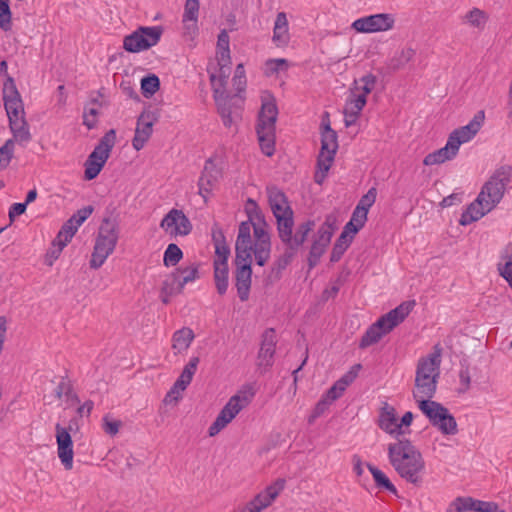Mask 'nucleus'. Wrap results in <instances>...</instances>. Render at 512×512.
I'll list each match as a JSON object with an SVG mask.
<instances>
[{"instance_id": "4c0bfd02", "label": "nucleus", "mask_w": 512, "mask_h": 512, "mask_svg": "<svg viewBox=\"0 0 512 512\" xmlns=\"http://www.w3.org/2000/svg\"><path fill=\"white\" fill-rule=\"evenodd\" d=\"M367 208L355 207L351 219L346 223L344 229L355 235L362 229L367 221Z\"/></svg>"}, {"instance_id": "aec40b11", "label": "nucleus", "mask_w": 512, "mask_h": 512, "mask_svg": "<svg viewBox=\"0 0 512 512\" xmlns=\"http://www.w3.org/2000/svg\"><path fill=\"white\" fill-rule=\"evenodd\" d=\"M378 426L386 433L394 436L395 440H397L398 437H404L401 424H398L396 409L387 402H384L380 409Z\"/></svg>"}, {"instance_id": "c756f323", "label": "nucleus", "mask_w": 512, "mask_h": 512, "mask_svg": "<svg viewBox=\"0 0 512 512\" xmlns=\"http://www.w3.org/2000/svg\"><path fill=\"white\" fill-rule=\"evenodd\" d=\"M267 193L269 205L274 216H278L292 210L286 195L280 189L275 186L269 187L267 188Z\"/></svg>"}, {"instance_id": "20e7f679", "label": "nucleus", "mask_w": 512, "mask_h": 512, "mask_svg": "<svg viewBox=\"0 0 512 512\" xmlns=\"http://www.w3.org/2000/svg\"><path fill=\"white\" fill-rule=\"evenodd\" d=\"M118 238L119 225L117 220L105 217L99 227L98 236L89 262L91 268L98 269L104 264L108 256L113 253Z\"/></svg>"}, {"instance_id": "603ef678", "label": "nucleus", "mask_w": 512, "mask_h": 512, "mask_svg": "<svg viewBox=\"0 0 512 512\" xmlns=\"http://www.w3.org/2000/svg\"><path fill=\"white\" fill-rule=\"evenodd\" d=\"M366 102L367 99L364 98V95H359L351 89V94L346 100L345 108L355 111L356 113H361L362 109L366 105Z\"/></svg>"}, {"instance_id": "2f4dec72", "label": "nucleus", "mask_w": 512, "mask_h": 512, "mask_svg": "<svg viewBox=\"0 0 512 512\" xmlns=\"http://www.w3.org/2000/svg\"><path fill=\"white\" fill-rule=\"evenodd\" d=\"M288 20L284 12H279L276 16L273 29V42L277 47H282L289 42Z\"/></svg>"}, {"instance_id": "58836bf2", "label": "nucleus", "mask_w": 512, "mask_h": 512, "mask_svg": "<svg viewBox=\"0 0 512 512\" xmlns=\"http://www.w3.org/2000/svg\"><path fill=\"white\" fill-rule=\"evenodd\" d=\"M213 266L217 292L224 295L228 289V263H213Z\"/></svg>"}, {"instance_id": "1a4fd4ad", "label": "nucleus", "mask_w": 512, "mask_h": 512, "mask_svg": "<svg viewBox=\"0 0 512 512\" xmlns=\"http://www.w3.org/2000/svg\"><path fill=\"white\" fill-rule=\"evenodd\" d=\"M161 26H140L133 33L124 37L123 48L130 53H138L155 46L161 38Z\"/></svg>"}, {"instance_id": "4be33fe9", "label": "nucleus", "mask_w": 512, "mask_h": 512, "mask_svg": "<svg viewBox=\"0 0 512 512\" xmlns=\"http://www.w3.org/2000/svg\"><path fill=\"white\" fill-rule=\"evenodd\" d=\"M221 176V170L216 167L211 159H208L198 181L199 194L204 198L205 202L207 201L208 195L218 184Z\"/></svg>"}, {"instance_id": "f8f14e48", "label": "nucleus", "mask_w": 512, "mask_h": 512, "mask_svg": "<svg viewBox=\"0 0 512 512\" xmlns=\"http://www.w3.org/2000/svg\"><path fill=\"white\" fill-rule=\"evenodd\" d=\"M160 227L171 236H187L192 231V223L182 210L171 209L162 219Z\"/></svg>"}, {"instance_id": "ddd939ff", "label": "nucleus", "mask_w": 512, "mask_h": 512, "mask_svg": "<svg viewBox=\"0 0 512 512\" xmlns=\"http://www.w3.org/2000/svg\"><path fill=\"white\" fill-rule=\"evenodd\" d=\"M285 483L286 481L284 479H277L273 484L266 487L248 502L242 512H262L277 498L279 493L284 489Z\"/></svg>"}, {"instance_id": "bb28decb", "label": "nucleus", "mask_w": 512, "mask_h": 512, "mask_svg": "<svg viewBox=\"0 0 512 512\" xmlns=\"http://www.w3.org/2000/svg\"><path fill=\"white\" fill-rule=\"evenodd\" d=\"M386 329L387 325L384 322V319L380 317L366 330V332L364 333L360 340L359 348L365 349L371 345L378 343L384 335L390 332Z\"/></svg>"}, {"instance_id": "338daca9", "label": "nucleus", "mask_w": 512, "mask_h": 512, "mask_svg": "<svg viewBox=\"0 0 512 512\" xmlns=\"http://www.w3.org/2000/svg\"><path fill=\"white\" fill-rule=\"evenodd\" d=\"M215 254L216 258L214 259V263H227L230 255V248L227 244L217 245L215 246Z\"/></svg>"}, {"instance_id": "864d4df0", "label": "nucleus", "mask_w": 512, "mask_h": 512, "mask_svg": "<svg viewBox=\"0 0 512 512\" xmlns=\"http://www.w3.org/2000/svg\"><path fill=\"white\" fill-rule=\"evenodd\" d=\"M11 15L9 0H0V28L4 31L11 29Z\"/></svg>"}, {"instance_id": "5701e85b", "label": "nucleus", "mask_w": 512, "mask_h": 512, "mask_svg": "<svg viewBox=\"0 0 512 512\" xmlns=\"http://www.w3.org/2000/svg\"><path fill=\"white\" fill-rule=\"evenodd\" d=\"M452 508H454V512H492L496 509V503L481 501L472 497H457L450 504V509L448 511H451Z\"/></svg>"}, {"instance_id": "c9c22d12", "label": "nucleus", "mask_w": 512, "mask_h": 512, "mask_svg": "<svg viewBox=\"0 0 512 512\" xmlns=\"http://www.w3.org/2000/svg\"><path fill=\"white\" fill-rule=\"evenodd\" d=\"M229 75L230 68L223 67H219L218 75H216L215 73L210 74V82L214 93V98L216 101H219V95L221 96L224 94Z\"/></svg>"}, {"instance_id": "6e6552de", "label": "nucleus", "mask_w": 512, "mask_h": 512, "mask_svg": "<svg viewBox=\"0 0 512 512\" xmlns=\"http://www.w3.org/2000/svg\"><path fill=\"white\" fill-rule=\"evenodd\" d=\"M253 396V391H241L232 396L221 409L215 421L210 425L208 429L209 436H215L225 428L237 414L251 402Z\"/></svg>"}, {"instance_id": "393cba45", "label": "nucleus", "mask_w": 512, "mask_h": 512, "mask_svg": "<svg viewBox=\"0 0 512 512\" xmlns=\"http://www.w3.org/2000/svg\"><path fill=\"white\" fill-rule=\"evenodd\" d=\"M116 132L114 129H110L105 135L99 140L92 153L88 156L90 160H94L105 165L106 161L110 156V152L115 145Z\"/></svg>"}, {"instance_id": "e433bc0d", "label": "nucleus", "mask_w": 512, "mask_h": 512, "mask_svg": "<svg viewBox=\"0 0 512 512\" xmlns=\"http://www.w3.org/2000/svg\"><path fill=\"white\" fill-rule=\"evenodd\" d=\"M9 127L13 134L14 142L28 143L31 140V133L25 118L9 121Z\"/></svg>"}, {"instance_id": "8fccbe9b", "label": "nucleus", "mask_w": 512, "mask_h": 512, "mask_svg": "<svg viewBox=\"0 0 512 512\" xmlns=\"http://www.w3.org/2000/svg\"><path fill=\"white\" fill-rule=\"evenodd\" d=\"M182 257L183 252L181 249L176 244L170 243L164 252L163 264L166 267L175 266L180 262Z\"/></svg>"}, {"instance_id": "b1692460", "label": "nucleus", "mask_w": 512, "mask_h": 512, "mask_svg": "<svg viewBox=\"0 0 512 512\" xmlns=\"http://www.w3.org/2000/svg\"><path fill=\"white\" fill-rule=\"evenodd\" d=\"M285 246L284 252L274 261L271 270L265 279L267 285L280 280L283 270L287 268L298 252V249L290 244H285Z\"/></svg>"}, {"instance_id": "473e14b6", "label": "nucleus", "mask_w": 512, "mask_h": 512, "mask_svg": "<svg viewBox=\"0 0 512 512\" xmlns=\"http://www.w3.org/2000/svg\"><path fill=\"white\" fill-rule=\"evenodd\" d=\"M274 217L277 220V230L279 238L284 244H288L289 242H291V236L293 233V210H289L287 213H282Z\"/></svg>"}, {"instance_id": "f3484780", "label": "nucleus", "mask_w": 512, "mask_h": 512, "mask_svg": "<svg viewBox=\"0 0 512 512\" xmlns=\"http://www.w3.org/2000/svg\"><path fill=\"white\" fill-rule=\"evenodd\" d=\"M485 120V113L483 110L478 111L472 120L465 126L455 129L450 135V141L459 147L461 144L470 141L481 129Z\"/></svg>"}, {"instance_id": "9b49d317", "label": "nucleus", "mask_w": 512, "mask_h": 512, "mask_svg": "<svg viewBox=\"0 0 512 512\" xmlns=\"http://www.w3.org/2000/svg\"><path fill=\"white\" fill-rule=\"evenodd\" d=\"M335 227L329 218L319 227L317 236L314 239L308 256V266L313 269L320 261L325 253L327 246L330 244Z\"/></svg>"}, {"instance_id": "69168bd1", "label": "nucleus", "mask_w": 512, "mask_h": 512, "mask_svg": "<svg viewBox=\"0 0 512 512\" xmlns=\"http://www.w3.org/2000/svg\"><path fill=\"white\" fill-rule=\"evenodd\" d=\"M218 111L222 118L223 124L225 127H231L232 125V116H231V108L228 106L226 101L218 102Z\"/></svg>"}, {"instance_id": "f704fd0d", "label": "nucleus", "mask_w": 512, "mask_h": 512, "mask_svg": "<svg viewBox=\"0 0 512 512\" xmlns=\"http://www.w3.org/2000/svg\"><path fill=\"white\" fill-rule=\"evenodd\" d=\"M335 154L320 151L317 158V171L314 174V181L317 184H322L327 176V173L334 160Z\"/></svg>"}, {"instance_id": "f03ea898", "label": "nucleus", "mask_w": 512, "mask_h": 512, "mask_svg": "<svg viewBox=\"0 0 512 512\" xmlns=\"http://www.w3.org/2000/svg\"><path fill=\"white\" fill-rule=\"evenodd\" d=\"M389 463L407 482L418 485L425 469L424 458L417 447L406 437H398L387 446Z\"/></svg>"}, {"instance_id": "a18cd8bd", "label": "nucleus", "mask_w": 512, "mask_h": 512, "mask_svg": "<svg viewBox=\"0 0 512 512\" xmlns=\"http://www.w3.org/2000/svg\"><path fill=\"white\" fill-rule=\"evenodd\" d=\"M464 20L472 27L482 30L488 21V15L485 11L479 8H473L466 13Z\"/></svg>"}, {"instance_id": "423d86ee", "label": "nucleus", "mask_w": 512, "mask_h": 512, "mask_svg": "<svg viewBox=\"0 0 512 512\" xmlns=\"http://www.w3.org/2000/svg\"><path fill=\"white\" fill-rule=\"evenodd\" d=\"M249 204L254 205V208L248 211L249 220L251 227H253L254 233V257L256 264L264 266L271 255V238L268 232V225L265 221L263 213L257 207L255 201L252 199L248 200Z\"/></svg>"}, {"instance_id": "052dcab7", "label": "nucleus", "mask_w": 512, "mask_h": 512, "mask_svg": "<svg viewBox=\"0 0 512 512\" xmlns=\"http://www.w3.org/2000/svg\"><path fill=\"white\" fill-rule=\"evenodd\" d=\"M360 369V364L353 365L348 372H346L339 380H337L338 385L346 390V388L356 379Z\"/></svg>"}, {"instance_id": "de8ad7c7", "label": "nucleus", "mask_w": 512, "mask_h": 512, "mask_svg": "<svg viewBox=\"0 0 512 512\" xmlns=\"http://www.w3.org/2000/svg\"><path fill=\"white\" fill-rule=\"evenodd\" d=\"M160 88L159 77L155 74H149L141 79V90L145 97L153 96Z\"/></svg>"}, {"instance_id": "ea45409f", "label": "nucleus", "mask_w": 512, "mask_h": 512, "mask_svg": "<svg viewBox=\"0 0 512 512\" xmlns=\"http://www.w3.org/2000/svg\"><path fill=\"white\" fill-rule=\"evenodd\" d=\"M193 339L194 333L192 329L184 327L173 334L172 348L179 353L185 351L189 348Z\"/></svg>"}, {"instance_id": "5fc2aeb1", "label": "nucleus", "mask_w": 512, "mask_h": 512, "mask_svg": "<svg viewBox=\"0 0 512 512\" xmlns=\"http://www.w3.org/2000/svg\"><path fill=\"white\" fill-rule=\"evenodd\" d=\"M180 284L184 287L187 283L195 281L199 278V271L197 266H191L186 268H178Z\"/></svg>"}, {"instance_id": "f257e3e1", "label": "nucleus", "mask_w": 512, "mask_h": 512, "mask_svg": "<svg viewBox=\"0 0 512 512\" xmlns=\"http://www.w3.org/2000/svg\"><path fill=\"white\" fill-rule=\"evenodd\" d=\"M512 167L510 165H502L483 185L477 198L468 205L462 213L459 224L467 226L485 216L504 196L507 185L511 181Z\"/></svg>"}, {"instance_id": "7c9ffc66", "label": "nucleus", "mask_w": 512, "mask_h": 512, "mask_svg": "<svg viewBox=\"0 0 512 512\" xmlns=\"http://www.w3.org/2000/svg\"><path fill=\"white\" fill-rule=\"evenodd\" d=\"M198 13L199 0H186L183 14V23L186 33L193 35L197 32Z\"/></svg>"}, {"instance_id": "6ab92c4d", "label": "nucleus", "mask_w": 512, "mask_h": 512, "mask_svg": "<svg viewBox=\"0 0 512 512\" xmlns=\"http://www.w3.org/2000/svg\"><path fill=\"white\" fill-rule=\"evenodd\" d=\"M56 442L58 457L66 470L73 468V441L68 429L56 424Z\"/></svg>"}, {"instance_id": "bf43d9fd", "label": "nucleus", "mask_w": 512, "mask_h": 512, "mask_svg": "<svg viewBox=\"0 0 512 512\" xmlns=\"http://www.w3.org/2000/svg\"><path fill=\"white\" fill-rule=\"evenodd\" d=\"M98 109L96 107H91L89 105H86L84 107V113H83V124L88 129L95 128L97 124V116H98Z\"/></svg>"}, {"instance_id": "39448f33", "label": "nucleus", "mask_w": 512, "mask_h": 512, "mask_svg": "<svg viewBox=\"0 0 512 512\" xmlns=\"http://www.w3.org/2000/svg\"><path fill=\"white\" fill-rule=\"evenodd\" d=\"M278 108L274 99L263 101L258 116L256 133L261 151L268 157L275 152V130Z\"/></svg>"}, {"instance_id": "412c9836", "label": "nucleus", "mask_w": 512, "mask_h": 512, "mask_svg": "<svg viewBox=\"0 0 512 512\" xmlns=\"http://www.w3.org/2000/svg\"><path fill=\"white\" fill-rule=\"evenodd\" d=\"M235 270V286L237 288L238 297L242 302L249 299L252 277V262L234 261Z\"/></svg>"}, {"instance_id": "4468645a", "label": "nucleus", "mask_w": 512, "mask_h": 512, "mask_svg": "<svg viewBox=\"0 0 512 512\" xmlns=\"http://www.w3.org/2000/svg\"><path fill=\"white\" fill-rule=\"evenodd\" d=\"M3 92L4 106L9 121L25 118L23 102L13 78L8 77Z\"/></svg>"}, {"instance_id": "a19ab883", "label": "nucleus", "mask_w": 512, "mask_h": 512, "mask_svg": "<svg viewBox=\"0 0 512 512\" xmlns=\"http://www.w3.org/2000/svg\"><path fill=\"white\" fill-rule=\"evenodd\" d=\"M315 223L314 221L307 220L301 224L298 225L295 234L291 236V246L295 247L299 250V248L303 245V243L306 241L307 236L309 232L313 229Z\"/></svg>"}, {"instance_id": "4d7b16f0", "label": "nucleus", "mask_w": 512, "mask_h": 512, "mask_svg": "<svg viewBox=\"0 0 512 512\" xmlns=\"http://www.w3.org/2000/svg\"><path fill=\"white\" fill-rule=\"evenodd\" d=\"M84 165H85L84 178L86 180L95 179L101 172L102 168L104 167L103 164L96 162L94 160H90L89 158H87Z\"/></svg>"}, {"instance_id": "774afa93", "label": "nucleus", "mask_w": 512, "mask_h": 512, "mask_svg": "<svg viewBox=\"0 0 512 512\" xmlns=\"http://www.w3.org/2000/svg\"><path fill=\"white\" fill-rule=\"evenodd\" d=\"M216 58L219 67L230 68V49H217Z\"/></svg>"}, {"instance_id": "a211bd4d", "label": "nucleus", "mask_w": 512, "mask_h": 512, "mask_svg": "<svg viewBox=\"0 0 512 512\" xmlns=\"http://www.w3.org/2000/svg\"><path fill=\"white\" fill-rule=\"evenodd\" d=\"M261 345L258 352V366L268 370L274 362L277 338L274 328H267L262 334Z\"/></svg>"}, {"instance_id": "13d9d810", "label": "nucleus", "mask_w": 512, "mask_h": 512, "mask_svg": "<svg viewBox=\"0 0 512 512\" xmlns=\"http://www.w3.org/2000/svg\"><path fill=\"white\" fill-rule=\"evenodd\" d=\"M93 206L88 205L79 209L76 213H74L68 220L72 222L77 228H79L86 219L93 213Z\"/></svg>"}, {"instance_id": "2eb2a0df", "label": "nucleus", "mask_w": 512, "mask_h": 512, "mask_svg": "<svg viewBox=\"0 0 512 512\" xmlns=\"http://www.w3.org/2000/svg\"><path fill=\"white\" fill-rule=\"evenodd\" d=\"M254 243L251 239L250 222H241L235 243V260L238 262H252Z\"/></svg>"}, {"instance_id": "a878e982", "label": "nucleus", "mask_w": 512, "mask_h": 512, "mask_svg": "<svg viewBox=\"0 0 512 512\" xmlns=\"http://www.w3.org/2000/svg\"><path fill=\"white\" fill-rule=\"evenodd\" d=\"M414 306L415 301H405L385 315L381 316L387 325L386 330L392 331L397 325L402 323L413 310Z\"/></svg>"}, {"instance_id": "e2e57ef3", "label": "nucleus", "mask_w": 512, "mask_h": 512, "mask_svg": "<svg viewBox=\"0 0 512 512\" xmlns=\"http://www.w3.org/2000/svg\"><path fill=\"white\" fill-rule=\"evenodd\" d=\"M233 85L235 86L238 92H242L246 87V77L245 70L243 64H238L235 69V74L233 77Z\"/></svg>"}, {"instance_id": "09e8293b", "label": "nucleus", "mask_w": 512, "mask_h": 512, "mask_svg": "<svg viewBox=\"0 0 512 512\" xmlns=\"http://www.w3.org/2000/svg\"><path fill=\"white\" fill-rule=\"evenodd\" d=\"M78 228L72 224L71 221L67 220L61 227L60 231L58 232L56 238V244H60L61 246H66L75 233L77 232Z\"/></svg>"}, {"instance_id": "c03bdc74", "label": "nucleus", "mask_w": 512, "mask_h": 512, "mask_svg": "<svg viewBox=\"0 0 512 512\" xmlns=\"http://www.w3.org/2000/svg\"><path fill=\"white\" fill-rule=\"evenodd\" d=\"M183 286L180 284L179 271L169 274L162 283L161 291L172 296L181 293Z\"/></svg>"}, {"instance_id": "0e129e2a", "label": "nucleus", "mask_w": 512, "mask_h": 512, "mask_svg": "<svg viewBox=\"0 0 512 512\" xmlns=\"http://www.w3.org/2000/svg\"><path fill=\"white\" fill-rule=\"evenodd\" d=\"M377 196V190L375 187H372L368 190V192L361 197L356 207L367 208V212L369 208L375 203Z\"/></svg>"}, {"instance_id": "cd10ccee", "label": "nucleus", "mask_w": 512, "mask_h": 512, "mask_svg": "<svg viewBox=\"0 0 512 512\" xmlns=\"http://www.w3.org/2000/svg\"><path fill=\"white\" fill-rule=\"evenodd\" d=\"M458 151L459 150L457 149V146L454 145L448 138V141L444 147L425 156L423 164L426 166L442 164L445 161L452 160L457 155Z\"/></svg>"}, {"instance_id": "9d476101", "label": "nucleus", "mask_w": 512, "mask_h": 512, "mask_svg": "<svg viewBox=\"0 0 512 512\" xmlns=\"http://www.w3.org/2000/svg\"><path fill=\"white\" fill-rule=\"evenodd\" d=\"M395 17L390 13H378L356 19L351 27L359 33L371 34L392 30Z\"/></svg>"}, {"instance_id": "37998d69", "label": "nucleus", "mask_w": 512, "mask_h": 512, "mask_svg": "<svg viewBox=\"0 0 512 512\" xmlns=\"http://www.w3.org/2000/svg\"><path fill=\"white\" fill-rule=\"evenodd\" d=\"M376 82V76L369 73L362 76L358 81H355L352 90L359 95H364V98H367V95L374 89Z\"/></svg>"}, {"instance_id": "79ce46f5", "label": "nucleus", "mask_w": 512, "mask_h": 512, "mask_svg": "<svg viewBox=\"0 0 512 512\" xmlns=\"http://www.w3.org/2000/svg\"><path fill=\"white\" fill-rule=\"evenodd\" d=\"M367 468L371 472L373 479L376 483V486L381 489H385L392 494H397L396 487L392 484V482L389 480V478L377 467L367 464Z\"/></svg>"}, {"instance_id": "6e6d98bb", "label": "nucleus", "mask_w": 512, "mask_h": 512, "mask_svg": "<svg viewBox=\"0 0 512 512\" xmlns=\"http://www.w3.org/2000/svg\"><path fill=\"white\" fill-rule=\"evenodd\" d=\"M73 384L67 375L62 376L57 387L54 390V396L56 399L60 400L63 396H68L71 394V388Z\"/></svg>"}, {"instance_id": "680f3d73", "label": "nucleus", "mask_w": 512, "mask_h": 512, "mask_svg": "<svg viewBox=\"0 0 512 512\" xmlns=\"http://www.w3.org/2000/svg\"><path fill=\"white\" fill-rule=\"evenodd\" d=\"M121 425L122 422L120 420L111 419L109 415L103 417L102 428L104 432L110 436L116 435L119 432Z\"/></svg>"}, {"instance_id": "c85d7f7f", "label": "nucleus", "mask_w": 512, "mask_h": 512, "mask_svg": "<svg viewBox=\"0 0 512 512\" xmlns=\"http://www.w3.org/2000/svg\"><path fill=\"white\" fill-rule=\"evenodd\" d=\"M338 149L337 133L334 131L329 122V114L326 112L322 120V132H321V150L336 154Z\"/></svg>"}, {"instance_id": "7ed1b4c3", "label": "nucleus", "mask_w": 512, "mask_h": 512, "mask_svg": "<svg viewBox=\"0 0 512 512\" xmlns=\"http://www.w3.org/2000/svg\"><path fill=\"white\" fill-rule=\"evenodd\" d=\"M440 362L439 354H430L419 359L413 390V397L418 405L419 400H432L435 396Z\"/></svg>"}, {"instance_id": "dca6fc26", "label": "nucleus", "mask_w": 512, "mask_h": 512, "mask_svg": "<svg viewBox=\"0 0 512 512\" xmlns=\"http://www.w3.org/2000/svg\"><path fill=\"white\" fill-rule=\"evenodd\" d=\"M157 117L152 111H143L137 118L135 135L132 140V146L136 151L141 150L150 139L153 132V125Z\"/></svg>"}, {"instance_id": "72a5a7b5", "label": "nucleus", "mask_w": 512, "mask_h": 512, "mask_svg": "<svg viewBox=\"0 0 512 512\" xmlns=\"http://www.w3.org/2000/svg\"><path fill=\"white\" fill-rule=\"evenodd\" d=\"M355 235L349 233L347 230L343 228V231L341 232L340 236L337 238L331 255H330V261L333 263L338 262L343 254L346 252V250L351 245L353 238Z\"/></svg>"}, {"instance_id": "0eeeda50", "label": "nucleus", "mask_w": 512, "mask_h": 512, "mask_svg": "<svg viewBox=\"0 0 512 512\" xmlns=\"http://www.w3.org/2000/svg\"><path fill=\"white\" fill-rule=\"evenodd\" d=\"M418 408L428 418L430 424L444 435L458 433V425L455 417L448 408L433 400H419Z\"/></svg>"}, {"instance_id": "49530a36", "label": "nucleus", "mask_w": 512, "mask_h": 512, "mask_svg": "<svg viewBox=\"0 0 512 512\" xmlns=\"http://www.w3.org/2000/svg\"><path fill=\"white\" fill-rule=\"evenodd\" d=\"M416 51L407 47L402 49L398 54H396L390 61V66L393 70H399L404 67L407 63H409L415 56Z\"/></svg>"}, {"instance_id": "3c124183", "label": "nucleus", "mask_w": 512, "mask_h": 512, "mask_svg": "<svg viewBox=\"0 0 512 512\" xmlns=\"http://www.w3.org/2000/svg\"><path fill=\"white\" fill-rule=\"evenodd\" d=\"M14 152V140L8 139L3 146L0 147V169H5L11 162Z\"/></svg>"}]
</instances>
